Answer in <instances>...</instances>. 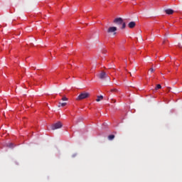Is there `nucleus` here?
Listing matches in <instances>:
<instances>
[{
    "label": "nucleus",
    "instance_id": "obj_14",
    "mask_svg": "<svg viewBox=\"0 0 182 182\" xmlns=\"http://www.w3.org/2000/svg\"><path fill=\"white\" fill-rule=\"evenodd\" d=\"M7 146H9V148H13L14 144H7Z\"/></svg>",
    "mask_w": 182,
    "mask_h": 182
},
{
    "label": "nucleus",
    "instance_id": "obj_2",
    "mask_svg": "<svg viewBox=\"0 0 182 182\" xmlns=\"http://www.w3.org/2000/svg\"><path fill=\"white\" fill-rule=\"evenodd\" d=\"M117 27L116 26H109L107 32L109 35H112V36H116L117 35Z\"/></svg>",
    "mask_w": 182,
    "mask_h": 182
},
{
    "label": "nucleus",
    "instance_id": "obj_11",
    "mask_svg": "<svg viewBox=\"0 0 182 182\" xmlns=\"http://www.w3.org/2000/svg\"><path fill=\"white\" fill-rule=\"evenodd\" d=\"M126 28V23L122 22V27H121V29H124Z\"/></svg>",
    "mask_w": 182,
    "mask_h": 182
},
{
    "label": "nucleus",
    "instance_id": "obj_12",
    "mask_svg": "<svg viewBox=\"0 0 182 182\" xmlns=\"http://www.w3.org/2000/svg\"><path fill=\"white\" fill-rule=\"evenodd\" d=\"M118 90H117V88H113L112 90H111V92H118Z\"/></svg>",
    "mask_w": 182,
    "mask_h": 182
},
{
    "label": "nucleus",
    "instance_id": "obj_7",
    "mask_svg": "<svg viewBox=\"0 0 182 182\" xmlns=\"http://www.w3.org/2000/svg\"><path fill=\"white\" fill-rule=\"evenodd\" d=\"M165 13L168 15H172L174 13V11L171 9H165Z\"/></svg>",
    "mask_w": 182,
    "mask_h": 182
},
{
    "label": "nucleus",
    "instance_id": "obj_6",
    "mask_svg": "<svg viewBox=\"0 0 182 182\" xmlns=\"http://www.w3.org/2000/svg\"><path fill=\"white\" fill-rule=\"evenodd\" d=\"M136 26V22L135 21H131L128 23V28L132 29Z\"/></svg>",
    "mask_w": 182,
    "mask_h": 182
},
{
    "label": "nucleus",
    "instance_id": "obj_9",
    "mask_svg": "<svg viewBox=\"0 0 182 182\" xmlns=\"http://www.w3.org/2000/svg\"><path fill=\"white\" fill-rule=\"evenodd\" d=\"M66 105H67V102H59L58 107H65Z\"/></svg>",
    "mask_w": 182,
    "mask_h": 182
},
{
    "label": "nucleus",
    "instance_id": "obj_18",
    "mask_svg": "<svg viewBox=\"0 0 182 182\" xmlns=\"http://www.w3.org/2000/svg\"><path fill=\"white\" fill-rule=\"evenodd\" d=\"M166 43V41H164L163 43L164 44Z\"/></svg>",
    "mask_w": 182,
    "mask_h": 182
},
{
    "label": "nucleus",
    "instance_id": "obj_17",
    "mask_svg": "<svg viewBox=\"0 0 182 182\" xmlns=\"http://www.w3.org/2000/svg\"><path fill=\"white\" fill-rule=\"evenodd\" d=\"M112 102L115 103L116 102V100H112Z\"/></svg>",
    "mask_w": 182,
    "mask_h": 182
},
{
    "label": "nucleus",
    "instance_id": "obj_13",
    "mask_svg": "<svg viewBox=\"0 0 182 182\" xmlns=\"http://www.w3.org/2000/svg\"><path fill=\"white\" fill-rule=\"evenodd\" d=\"M62 100H63V102L68 101V98H67V97H63Z\"/></svg>",
    "mask_w": 182,
    "mask_h": 182
},
{
    "label": "nucleus",
    "instance_id": "obj_1",
    "mask_svg": "<svg viewBox=\"0 0 182 182\" xmlns=\"http://www.w3.org/2000/svg\"><path fill=\"white\" fill-rule=\"evenodd\" d=\"M90 92H80V95H78L77 98H76V100L77 101L82 100L90 97Z\"/></svg>",
    "mask_w": 182,
    "mask_h": 182
},
{
    "label": "nucleus",
    "instance_id": "obj_15",
    "mask_svg": "<svg viewBox=\"0 0 182 182\" xmlns=\"http://www.w3.org/2000/svg\"><path fill=\"white\" fill-rule=\"evenodd\" d=\"M157 89H161V85L160 84H158V85H156V90Z\"/></svg>",
    "mask_w": 182,
    "mask_h": 182
},
{
    "label": "nucleus",
    "instance_id": "obj_4",
    "mask_svg": "<svg viewBox=\"0 0 182 182\" xmlns=\"http://www.w3.org/2000/svg\"><path fill=\"white\" fill-rule=\"evenodd\" d=\"M63 127V124L62 122H56V124H53V125H52L51 129L52 130H55L58 129H60Z\"/></svg>",
    "mask_w": 182,
    "mask_h": 182
},
{
    "label": "nucleus",
    "instance_id": "obj_8",
    "mask_svg": "<svg viewBox=\"0 0 182 182\" xmlns=\"http://www.w3.org/2000/svg\"><path fill=\"white\" fill-rule=\"evenodd\" d=\"M104 99L103 95H97V99L96 100V101L97 102H100L101 100H102Z\"/></svg>",
    "mask_w": 182,
    "mask_h": 182
},
{
    "label": "nucleus",
    "instance_id": "obj_16",
    "mask_svg": "<svg viewBox=\"0 0 182 182\" xmlns=\"http://www.w3.org/2000/svg\"><path fill=\"white\" fill-rule=\"evenodd\" d=\"M149 70H151V73H153L154 71V69L153 68H151V69H149Z\"/></svg>",
    "mask_w": 182,
    "mask_h": 182
},
{
    "label": "nucleus",
    "instance_id": "obj_10",
    "mask_svg": "<svg viewBox=\"0 0 182 182\" xmlns=\"http://www.w3.org/2000/svg\"><path fill=\"white\" fill-rule=\"evenodd\" d=\"M114 138H115L114 135H109L108 136V139H109V141H112Z\"/></svg>",
    "mask_w": 182,
    "mask_h": 182
},
{
    "label": "nucleus",
    "instance_id": "obj_5",
    "mask_svg": "<svg viewBox=\"0 0 182 182\" xmlns=\"http://www.w3.org/2000/svg\"><path fill=\"white\" fill-rule=\"evenodd\" d=\"M114 23H115L117 25H122L123 23V18L121 17L116 18L114 20Z\"/></svg>",
    "mask_w": 182,
    "mask_h": 182
},
{
    "label": "nucleus",
    "instance_id": "obj_3",
    "mask_svg": "<svg viewBox=\"0 0 182 182\" xmlns=\"http://www.w3.org/2000/svg\"><path fill=\"white\" fill-rule=\"evenodd\" d=\"M97 77L101 80L107 79L108 80H110L109 77L107 75L105 71H102L100 74H98Z\"/></svg>",
    "mask_w": 182,
    "mask_h": 182
}]
</instances>
